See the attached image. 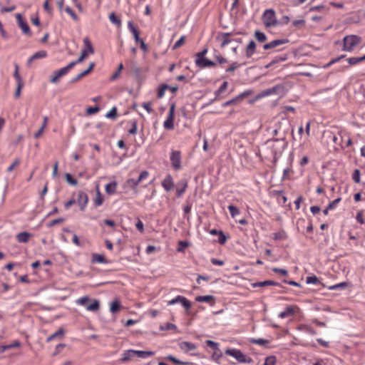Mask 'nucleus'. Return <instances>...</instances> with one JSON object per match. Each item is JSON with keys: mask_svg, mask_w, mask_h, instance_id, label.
Wrapping results in <instances>:
<instances>
[{"mask_svg": "<svg viewBox=\"0 0 365 365\" xmlns=\"http://www.w3.org/2000/svg\"><path fill=\"white\" fill-rule=\"evenodd\" d=\"M241 65L238 63L237 61L232 63V64L225 70L227 73L234 72L237 68H239Z\"/></svg>", "mask_w": 365, "mask_h": 365, "instance_id": "nucleus-55", "label": "nucleus"}, {"mask_svg": "<svg viewBox=\"0 0 365 365\" xmlns=\"http://www.w3.org/2000/svg\"><path fill=\"white\" fill-rule=\"evenodd\" d=\"M227 240V237L224 234V232L222 231H221L220 233L218 235V242L220 245H224L226 242Z\"/></svg>", "mask_w": 365, "mask_h": 365, "instance_id": "nucleus-63", "label": "nucleus"}, {"mask_svg": "<svg viewBox=\"0 0 365 365\" xmlns=\"http://www.w3.org/2000/svg\"><path fill=\"white\" fill-rule=\"evenodd\" d=\"M131 125V128L128 130L130 135H135L138 130V122L136 120H131L129 123Z\"/></svg>", "mask_w": 365, "mask_h": 365, "instance_id": "nucleus-39", "label": "nucleus"}, {"mask_svg": "<svg viewBox=\"0 0 365 365\" xmlns=\"http://www.w3.org/2000/svg\"><path fill=\"white\" fill-rule=\"evenodd\" d=\"M109 20L112 24H115L117 26H121V20L116 16L114 12L110 14Z\"/></svg>", "mask_w": 365, "mask_h": 365, "instance_id": "nucleus-41", "label": "nucleus"}, {"mask_svg": "<svg viewBox=\"0 0 365 365\" xmlns=\"http://www.w3.org/2000/svg\"><path fill=\"white\" fill-rule=\"evenodd\" d=\"M195 301L197 302H205L213 306L215 302V298L212 295L197 296L195 297Z\"/></svg>", "mask_w": 365, "mask_h": 365, "instance_id": "nucleus-21", "label": "nucleus"}, {"mask_svg": "<svg viewBox=\"0 0 365 365\" xmlns=\"http://www.w3.org/2000/svg\"><path fill=\"white\" fill-rule=\"evenodd\" d=\"M16 19L19 27L22 30V32L29 36H31V31L27 22L24 19L21 14H16Z\"/></svg>", "mask_w": 365, "mask_h": 365, "instance_id": "nucleus-13", "label": "nucleus"}, {"mask_svg": "<svg viewBox=\"0 0 365 365\" xmlns=\"http://www.w3.org/2000/svg\"><path fill=\"white\" fill-rule=\"evenodd\" d=\"M77 202L80 207V210L84 211L88 202V195L83 191H79L78 193Z\"/></svg>", "mask_w": 365, "mask_h": 365, "instance_id": "nucleus-14", "label": "nucleus"}, {"mask_svg": "<svg viewBox=\"0 0 365 365\" xmlns=\"http://www.w3.org/2000/svg\"><path fill=\"white\" fill-rule=\"evenodd\" d=\"M92 262L94 263H101L105 264L107 262L106 259L103 255L100 254H93L92 255Z\"/></svg>", "mask_w": 365, "mask_h": 365, "instance_id": "nucleus-35", "label": "nucleus"}, {"mask_svg": "<svg viewBox=\"0 0 365 365\" xmlns=\"http://www.w3.org/2000/svg\"><path fill=\"white\" fill-rule=\"evenodd\" d=\"M262 21L267 28L277 26L278 21L274 10L272 9H266L262 14Z\"/></svg>", "mask_w": 365, "mask_h": 365, "instance_id": "nucleus-5", "label": "nucleus"}, {"mask_svg": "<svg viewBox=\"0 0 365 365\" xmlns=\"http://www.w3.org/2000/svg\"><path fill=\"white\" fill-rule=\"evenodd\" d=\"M341 201V198L339 197V198H336L334 200H333L332 202H331L328 205H327V207L328 209H329L330 210H334L336 208L337 204Z\"/></svg>", "mask_w": 365, "mask_h": 365, "instance_id": "nucleus-64", "label": "nucleus"}, {"mask_svg": "<svg viewBox=\"0 0 365 365\" xmlns=\"http://www.w3.org/2000/svg\"><path fill=\"white\" fill-rule=\"evenodd\" d=\"M123 63H120L119 66H118V70L110 77V80L111 81H114L116 78H118L119 77V76L120 74V72L123 70Z\"/></svg>", "mask_w": 365, "mask_h": 365, "instance_id": "nucleus-53", "label": "nucleus"}, {"mask_svg": "<svg viewBox=\"0 0 365 365\" xmlns=\"http://www.w3.org/2000/svg\"><path fill=\"white\" fill-rule=\"evenodd\" d=\"M225 353L227 355L234 357L240 363L251 364L253 361L251 357L247 356L237 349H227Z\"/></svg>", "mask_w": 365, "mask_h": 365, "instance_id": "nucleus-7", "label": "nucleus"}, {"mask_svg": "<svg viewBox=\"0 0 365 365\" xmlns=\"http://www.w3.org/2000/svg\"><path fill=\"white\" fill-rule=\"evenodd\" d=\"M273 239L274 240H286L287 238V235L284 230H280L277 232L273 234Z\"/></svg>", "mask_w": 365, "mask_h": 365, "instance_id": "nucleus-38", "label": "nucleus"}, {"mask_svg": "<svg viewBox=\"0 0 365 365\" xmlns=\"http://www.w3.org/2000/svg\"><path fill=\"white\" fill-rule=\"evenodd\" d=\"M256 51V43L253 40H251L245 49V56L247 58L252 57Z\"/></svg>", "mask_w": 365, "mask_h": 365, "instance_id": "nucleus-25", "label": "nucleus"}, {"mask_svg": "<svg viewBox=\"0 0 365 365\" xmlns=\"http://www.w3.org/2000/svg\"><path fill=\"white\" fill-rule=\"evenodd\" d=\"M185 36H182L179 40H178L175 44L173 45V50H175L177 48H178L179 47H180L181 46H182L185 43Z\"/></svg>", "mask_w": 365, "mask_h": 365, "instance_id": "nucleus-57", "label": "nucleus"}, {"mask_svg": "<svg viewBox=\"0 0 365 365\" xmlns=\"http://www.w3.org/2000/svg\"><path fill=\"white\" fill-rule=\"evenodd\" d=\"M166 359L175 364H181V365H188L190 363L188 361H182L178 359H176L173 355H168L166 356Z\"/></svg>", "mask_w": 365, "mask_h": 365, "instance_id": "nucleus-44", "label": "nucleus"}, {"mask_svg": "<svg viewBox=\"0 0 365 365\" xmlns=\"http://www.w3.org/2000/svg\"><path fill=\"white\" fill-rule=\"evenodd\" d=\"M135 350L130 349L123 353L122 361H125L135 356Z\"/></svg>", "mask_w": 365, "mask_h": 365, "instance_id": "nucleus-37", "label": "nucleus"}, {"mask_svg": "<svg viewBox=\"0 0 365 365\" xmlns=\"http://www.w3.org/2000/svg\"><path fill=\"white\" fill-rule=\"evenodd\" d=\"M227 208L232 217H235L237 215H240V210L237 207L230 205Z\"/></svg>", "mask_w": 365, "mask_h": 365, "instance_id": "nucleus-48", "label": "nucleus"}, {"mask_svg": "<svg viewBox=\"0 0 365 365\" xmlns=\"http://www.w3.org/2000/svg\"><path fill=\"white\" fill-rule=\"evenodd\" d=\"M120 309H121V304H120V302L118 299H115L110 303V312H112L113 314L116 313V312H119L120 310Z\"/></svg>", "mask_w": 365, "mask_h": 365, "instance_id": "nucleus-34", "label": "nucleus"}, {"mask_svg": "<svg viewBox=\"0 0 365 365\" xmlns=\"http://www.w3.org/2000/svg\"><path fill=\"white\" fill-rule=\"evenodd\" d=\"M227 86L228 83L227 81L223 82L219 88L215 91V95L219 98L220 94L227 89Z\"/></svg>", "mask_w": 365, "mask_h": 365, "instance_id": "nucleus-45", "label": "nucleus"}, {"mask_svg": "<svg viewBox=\"0 0 365 365\" xmlns=\"http://www.w3.org/2000/svg\"><path fill=\"white\" fill-rule=\"evenodd\" d=\"M47 56V52L41 50L34 53L27 61V66H30L31 63L36 59L43 58Z\"/></svg>", "mask_w": 365, "mask_h": 365, "instance_id": "nucleus-19", "label": "nucleus"}, {"mask_svg": "<svg viewBox=\"0 0 365 365\" xmlns=\"http://www.w3.org/2000/svg\"><path fill=\"white\" fill-rule=\"evenodd\" d=\"M289 41L288 38L274 39V40L270 41L269 43H265L263 46V48L264 50L272 49V48H274L279 46L287 43Z\"/></svg>", "mask_w": 365, "mask_h": 365, "instance_id": "nucleus-15", "label": "nucleus"}, {"mask_svg": "<svg viewBox=\"0 0 365 365\" xmlns=\"http://www.w3.org/2000/svg\"><path fill=\"white\" fill-rule=\"evenodd\" d=\"M250 342L252 344H258L260 346H266L269 343V341L268 340L261 339V338H259V339L252 338L250 339Z\"/></svg>", "mask_w": 365, "mask_h": 365, "instance_id": "nucleus-40", "label": "nucleus"}, {"mask_svg": "<svg viewBox=\"0 0 365 365\" xmlns=\"http://www.w3.org/2000/svg\"><path fill=\"white\" fill-rule=\"evenodd\" d=\"M161 185L166 192L171 191L174 186V181L170 174H168L164 180L162 181Z\"/></svg>", "mask_w": 365, "mask_h": 365, "instance_id": "nucleus-17", "label": "nucleus"}, {"mask_svg": "<svg viewBox=\"0 0 365 365\" xmlns=\"http://www.w3.org/2000/svg\"><path fill=\"white\" fill-rule=\"evenodd\" d=\"M73 68V63H69L66 66L54 71L53 76L51 78L50 82L52 83H57L58 80L62 76L66 75L71 69Z\"/></svg>", "mask_w": 365, "mask_h": 365, "instance_id": "nucleus-10", "label": "nucleus"}, {"mask_svg": "<svg viewBox=\"0 0 365 365\" xmlns=\"http://www.w3.org/2000/svg\"><path fill=\"white\" fill-rule=\"evenodd\" d=\"M64 333H65L64 329L63 328H60L56 331H55L53 334L50 335L47 338L46 341L49 342L56 338L61 339V338H63Z\"/></svg>", "mask_w": 365, "mask_h": 365, "instance_id": "nucleus-29", "label": "nucleus"}, {"mask_svg": "<svg viewBox=\"0 0 365 365\" xmlns=\"http://www.w3.org/2000/svg\"><path fill=\"white\" fill-rule=\"evenodd\" d=\"M94 53V48L88 37L83 38V48L81 51V56L76 61H71L74 67L76 65L81 63L86 59L90 54Z\"/></svg>", "mask_w": 365, "mask_h": 365, "instance_id": "nucleus-4", "label": "nucleus"}, {"mask_svg": "<svg viewBox=\"0 0 365 365\" xmlns=\"http://www.w3.org/2000/svg\"><path fill=\"white\" fill-rule=\"evenodd\" d=\"M19 66L16 63L15 64V71L14 72V77L16 80L17 83H23L22 78L19 74Z\"/></svg>", "mask_w": 365, "mask_h": 365, "instance_id": "nucleus-54", "label": "nucleus"}, {"mask_svg": "<svg viewBox=\"0 0 365 365\" xmlns=\"http://www.w3.org/2000/svg\"><path fill=\"white\" fill-rule=\"evenodd\" d=\"M207 346L212 349L214 351L219 348V344L212 340H207L205 341Z\"/></svg>", "mask_w": 365, "mask_h": 365, "instance_id": "nucleus-60", "label": "nucleus"}, {"mask_svg": "<svg viewBox=\"0 0 365 365\" xmlns=\"http://www.w3.org/2000/svg\"><path fill=\"white\" fill-rule=\"evenodd\" d=\"M231 33H222L217 36V40L220 41V47L225 48L227 45L233 41V39L230 38Z\"/></svg>", "mask_w": 365, "mask_h": 365, "instance_id": "nucleus-16", "label": "nucleus"}, {"mask_svg": "<svg viewBox=\"0 0 365 365\" xmlns=\"http://www.w3.org/2000/svg\"><path fill=\"white\" fill-rule=\"evenodd\" d=\"M94 67H95V63L94 62H91L90 64H89V66H88V68L87 69H86L85 71L81 72L76 76H75L73 78H71V83H74L78 81L82 78H83L84 76L88 75L93 69Z\"/></svg>", "mask_w": 365, "mask_h": 365, "instance_id": "nucleus-18", "label": "nucleus"}, {"mask_svg": "<svg viewBox=\"0 0 365 365\" xmlns=\"http://www.w3.org/2000/svg\"><path fill=\"white\" fill-rule=\"evenodd\" d=\"M187 187V182L185 180H180L178 185L176 189V196L177 197H180L183 195V193L185 192L186 188Z\"/></svg>", "mask_w": 365, "mask_h": 365, "instance_id": "nucleus-22", "label": "nucleus"}, {"mask_svg": "<svg viewBox=\"0 0 365 365\" xmlns=\"http://www.w3.org/2000/svg\"><path fill=\"white\" fill-rule=\"evenodd\" d=\"M64 221V219L62 218V217H59V218H57V219H55V220H51V222H49L48 224H47V227H53L59 223H61Z\"/></svg>", "mask_w": 365, "mask_h": 365, "instance_id": "nucleus-58", "label": "nucleus"}, {"mask_svg": "<svg viewBox=\"0 0 365 365\" xmlns=\"http://www.w3.org/2000/svg\"><path fill=\"white\" fill-rule=\"evenodd\" d=\"M103 201H104L103 196L100 191L99 185H96V195L95 198L93 199V205H94L95 207L101 206L103 203Z\"/></svg>", "mask_w": 365, "mask_h": 365, "instance_id": "nucleus-23", "label": "nucleus"}, {"mask_svg": "<svg viewBox=\"0 0 365 365\" xmlns=\"http://www.w3.org/2000/svg\"><path fill=\"white\" fill-rule=\"evenodd\" d=\"M292 25L296 28L303 27L305 25V20L304 19L294 20L292 21Z\"/></svg>", "mask_w": 365, "mask_h": 365, "instance_id": "nucleus-61", "label": "nucleus"}, {"mask_svg": "<svg viewBox=\"0 0 365 365\" xmlns=\"http://www.w3.org/2000/svg\"><path fill=\"white\" fill-rule=\"evenodd\" d=\"M128 29L132 33L133 38L136 42L140 41L141 38H140V32L138 29L133 25L131 21L128 22Z\"/></svg>", "mask_w": 365, "mask_h": 365, "instance_id": "nucleus-24", "label": "nucleus"}, {"mask_svg": "<svg viewBox=\"0 0 365 365\" xmlns=\"http://www.w3.org/2000/svg\"><path fill=\"white\" fill-rule=\"evenodd\" d=\"M116 188H117V182L115 181H113L110 183H108L106 187V192L108 195H113L116 192Z\"/></svg>", "mask_w": 365, "mask_h": 365, "instance_id": "nucleus-32", "label": "nucleus"}, {"mask_svg": "<svg viewBox=\"0 0 365 365\" xmlns=\"http://www.w3.org/2000/svg\"><path fill=\"white\" fill-rule=\"evenodd\" d=\"M168 88V85L165 84V83L161 84L158 90V93H157L158 98H162L164 96L165 92Z\"/></svg>", "mask_w": 365, "mask_h": 365, "instance_id": "nucleus-43", "label": "nucleus"}, {"mask_svg": "<svg viewBox=\"0 0 365 365\" xmlns=\"http://www.w3.org/2000/svg\"><path fill=\"white\" fill-rule=\"evenodd\" d=\"M180 349L185 353H187L190 351H192L197 349L195 344L190 341H182L179 344Z\"/></svg>", "mask_w": 365, "mask_h": 365, "instance_id": "nucleus-20", "label": "nucleus"}, {"mask_svg": "<svg viewBox=\"0 0 365 365\" xmlns=\"http://www.w3.org/2000/svg\"><path fill=\"white\" fill-rule=\"evenodd\" d=\"M306 283L307 284H319V280L315 275L309 276L306 278Z\"/></svg>", "mask_w": 365, "mask_h": 365, "instance_id": "nucleus-49", "label": "nucleus"}, {"mask_svg": "<svg viewBox=\"0 0 365 365\" xmlns=\"http://www.w3.org/2000/svg\"><path fill=\"white\" fill-rule=\"evenodd\" d=\"M361 41V38L356 35L346 36L343 38V50L346 51H352L355 47Z\"/></svg>", "mask_w": 365, "mask_h": 365, "instance_id": "nucleus-6", "label": "nucleus"}, {"mask_svg": "<svg viewBox=\"0 0 365 365\" xmlns=\"http://www.w3.org/2000/svg\"><path fill=\"white\" fill-rule=\"evenodd\" d=\"M294 314V307L291 305L287 306L283 312H281L278 317L281 319H285Z\"/></svg>", "mask_w": 365, "mask_h": 365, "instance_id": "nucleus-26", "label": "nucleus"}, {"mask_svg": "<svg viewBox=\"0 0 365 365\" xmlns=\"http://www.w3.org/2000/svg\"><path fill=\"white\" fill-rule=\"evenodd\" d=\"M181 152L179 150H172L170 153V160L172 167L175 170H179L181 169Z\"/></svg>", "mask_w": 365, "mask_h": 365, "instance_id": "nucleus-8", "label": "nucleus"}, {"mask_svg": "<svg viewBox=\"0 0 365 365\" xmlns=\"http://www.w3.org/2000/svg\"><path fill=\"white\" fill-rule=\"evenodd\" d=\"M135 356L141 359H147L148 357L153 356L155 354L154 351H140L135 350Z\"/></svg>", "mask_w": 365, "mask_h": 365, "instance_id": "nucleus-30", "label": "nucleus"}, {"mask_svg": "<svg viewBox=\"0 0 365 365\" xmlns=\"http://www.w3.org/2000/svg\"><path fill=\"white\" fill-rule=\"evenodd\" d=\"M265 286H280L279 283L272 280H265L252 284L253 287H265Z\"/></svg>", "mask_w": 365, "mask_h": 365, "instance_id": "nucleus-28", "label": "nucleus"}, {"mask_svg": "<svg viewBox=\"0 0 365 365\" xmlns=\"http://www.w3.org/2000/svg\"><path fill=\"white\" fill-rule=\"evenodd\" d=\"M272 271L274 273L279 274H281L282 276H287V274H288L287 270L285 269H282V268L274 267V268L272 269Z\"/></svg>", "mask_w": 365, "mask_h": 365, "instance_id": "nucleus-62", "label": "nucleus"}, {"mask_svg": "<svg viewBox=\"0 0 365 365\" xmlns=\"http://www.w3.org/2000/svg\"><path fill=\"white\" fill-rule=\"evenodd\" d=\"M208 48L206 47L195 54V63L197 67L200 68H214L217 66V63L215 61H211L205 57Z\"/></svg>", "mask_w": 365, "mask_h": 365, "instance_id": "nucleus-2", "label": "nucleus"}, {"mask_svg": "<svg viewBox=\"0 0 365 365\" xmlns=\"http://www.w3.org/2000/svg\"><path fill=\"white\" fill-rule=\"evenodd\" d=\"M31 235L27 232H22L16 235V240L20 243H26L29 241Z\"/></svg>", "mask_w": 365, "mask_h": 365, "instance_id": "nucleus-27", "label": "nucleus"}, {"mask_svg": "<svg viewBox=\"0 0 365 365\" xmlns=\"http://www.w3.org/2000/svg\"><path fill=\"white\" fill-rule=\"evenodd\" d=\"M222 356V351H220V349L218 348L217 349H215L214 351V353L212 354V359L214 360V361H219Z\"/></svg>", "mask_w": 365, "mask_h": 365, "instance_id": "nucleus-50", "label": "nucleus"}, {"mask_svg": "<svg viewBox=\"0 0 365 365\" xmlns=\"http://www.w3.org/2000/svg\"><path fill=\"white\" fill-rule=\"evenodd\" d=\"M255 37L259 42H264L267 40V36L264 33L260 31H255Z\"/></svg>", "mask_w": 365, "mask_h": 365, "instance_id": "nucleus-42", "label": "nucleus"}, {"mask_svg": "<svg viewBox=\"0 0 365 365\" xmlns=\"http://www.w3.org/2000/svg\"><path fill=\"white\" fill-rule=\"evenodd\" d=\"M287 59V54L277 56L270 61V63L266 67L269 68L272 66L274 65L275 63L285 61Z\"/></svg>", "mask_w": 365, "mask_h": 365, "instance_id": "nucleus-31", "label": "nucleus"}, {"mask_svg": "<svg viewBox=\"0 0 365 365\" xmlns=\"http://www.w3.org/2000/svg\"><path fill=\"white\" fill-rule=\"evenodd\" d=\"M214 58L216 59V61L218 62L219 64L223 65L227 63V59L222 56L220 55L218 51L216 49H214Z\"/></svg>", "mask_w": 365, "mask_h": 365, "instance_id": "nucleus-33", "label": "nucleus"}, {"mask_svg": "<svg viewBox=\"0 0 365 365\" xmlns=\"http://www.w3.org/2000/svg\"><path fill=\"white\" fill-rule=\"evenodd\" d=\"M277 358L274 355L267 356L263 365H276Z\"/></svg>", "mask_w": 365, "mask_h": 365, "instance_id": "nucleus-46", "label": "nucleus"}, {"mask_svg": "<svg viewBox=\"0 0 365 365\" xmlns=\"http://www.w3.org/2000/svg\"><path fill=\"white\" fill-rule=\"evenodd\" d=\"M177 303H180L186 311H188L191 307V302L185 297L178 295L174 299L168 302V305H173Z\"/></svg>", "mask_w": 365, "mask_h": 365, "instance_id": "nucleus-12", "label": "nucleus"}, {"mask_svg": "<svg viewBox=\"0 0 365 365\" xmlns=\"http://www.w3.org/2000/svg\"><path fill=\"white\" fill-rule=\"evenodd\" d=\"M65 11L69 14L71 16V17L74 20V21H78V16L76 15V14L71 9V7L69 6H66L65 8Z\"/></svg>", "mask_w": 365, "mask_h": 365, "instance_id": "nucleus-52", "label": "nucleus"}, {"mask_svg": "<svg viewBox=\"0 0 365 365\" xmlns=\"http://www.w3.org/2000/svg\"><path fill=\"white\" fill-rule=\"evenodd\" d=\"M116 115H117V108H116V107H113L111 108V110L106 113V117L107 118L114 119V118H115Z\"/></svg>", "mask_w": 365, "mask_h": 365, "instance_id": "nucleus-51", "label": "nucleus"}, {"mask_svg": "<svg viewBox=\"0 0 365 365\" xmlns=\"http://www.w3.org/2000/svg\"><path fill=\"white\" fill-rule=\"evenodd\" d=\"M250 94H251V91H245L244 92L240 93L239 95H237L235 98H232V99H230L229 101H227L226 102L223 103L222 104V107L225 108V107H227V106H230L237 105L240 101H242L244 98H245L246 97L249 96Z\"/></svg>", "mask_w": 365, "mask_h": 365, "instance_id": "nucleus-11", "label": "nucleus"}, {"mask_svg": "<svg viewBox=\"0 0 365 365\" xmlns=\"http://www.w3.org/2000/svg\"><path fill=\"white\" fill-rule=\"evenodd\" d=\"M276 125L279 131V137L273 138L272 140L275 142H282V148L284 149L287 144L286 141V137L290 130L291 124L288 120H282L276 123ZM268 141H271V140H269Z\"/></svg>", "mask_w": 365, "mask_h": 365, "instance_id": "nucleus-1", "label": "nucleus"}, {"mask_svg": "<svg viewBox=\"0 0 365 365\" xmlns=\"http://www.w3.org/2000/svg\"><path fill=\"white\" fill-rule=\"evenodd\" d=\"M360 171L358 169H356L354 170V173L352 174V179L356 183L360 182Z\"/></svg>", "mask_w": 365, "mask_h": 365, "instance_id": "nucleus-59", "label": "nucleus"}, {"mask_svg": "<svg viewBox=\"0 0 365 365\" xmlns=\"http://www.w3.org/2000/svg\"><path fill=\"white\" fill-rule=\"evenodd\" d=\"M347 287H348V282H342L339 284L331 286L329 287V289H331V290H336V289H343L346 288Z\"/></svg>", "mask_w": 365, "mask_h": 365, "instance_id": "nucleus-47", "label": "nucleus"}, {"mask_svg": "<svg viewBox=\"0 0 365 365\" xmlns=\"http://www.w3.org/2000/svg\"><path fill=\"white\" fill-rule=\"evenodd\" d=\"M175 108V103H172L170 105L167 118L163 123V127L165 130H170L174 128Z\"/></svg>", "mask_w": 365, "mask_h": 365, "instance_id": "nucleus-9", "label": "nucleus"}, {"mask_svg": "<svg viewBox=\"0 0 365 365\" xmlns=\"http://www.w3.org/2000/svg\"><path fill=\"white\" fill-rule=\"evenodd\" d=\"M66 179L68 183H69L71 185H76L78 184L77 180L73 178L72 175L69 173L66 174Z\"/></svg>", "mask_w": 365, "mask_h": 365, "instance_id": "nucleus-56", "label": "nucleus"}, {"mask_svg": "<svg viewBox=\"0 0 365 365\" xmlns=\"http://www.w3.org/2000/svg\"><path fill=\"white\" fill-rule=\"evenodd\" d=\"M76 304L85 307L90 312H96L100 308L99 301L96 299H91L88 295L77 299Z\"/></svg>", "mask_w": 365, "mask_h": 365, "instance_id": "nucleus-3", "label": "nucleus"}, {"mask_svg": "<svg viewBox=\"0 0 365 365\" xmlns=\"http://www.w3.org/2000/svg\"><path fill=\"white\" fill-rule=\"evenodd\" d=\"M139 181L138 179L130 178L128 179L125 182L126 186L129 187L133 190H136L138 185H139Z\"/></svg>", "mask_w": 365, "mask_h": 365, "instance_id": "nucleus-36", "label": "nucleus"}]
</instances>
